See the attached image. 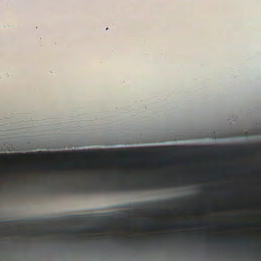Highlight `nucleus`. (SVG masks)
Returning a JSON list of instances; mask_svg holds the SVG:
<instances>
[{
	"instance_id": "c756f323",
	"label": "nucleus",
	"mask_w": 261,
	"mask_h": 261,
	"mask_svg": "<svg viewBox=\"0 0 261 261\" xmlns=\"http://www.w3.org/2000/svg\"><path fill=\"white\" fill-rule=\"evenodd\" d=\"M127 228H130L129 226L127 227Z\"/></svg>"
},
{
	"instance_id": "cd10ccee",
	"label": "nucleus",
	"mask_w": 261,
	"mask_h": 261,
	"mask_svg": "<svg viewBox=\"0 0 261 261\" xmlns=\"http://www.w3.org/2000/svg\"><path fill=\"white\" fill-rule=\"evenodd\" d=\"M9 227V226L8 225L7 227V229H8Z\"/></svg>"
},
{
	"instance_id": "4be33fe9",
	"label": "nucleus",
	"mask_w": 261,
	"mask_h": 261,
	"mask_svg": "<svg viewBox=\"0 0 261 261\" xmlns=\"http://www.w3.org/2000/svg\"><path fill=\"white\" fill-rule=\"evenodd\" d=\"M113 239L115 242H119L121 240L119 238H118L117 237H113Z\"/></svg>"
},
{
	"instance_id": "a878e982",
	"label": "nucleus",
	"mask_w": 261,
	"mask_h": 261,
	"mask_svg": "<svg viewBox=\"0 0 261 261\" xmlns=\"http://www.w3.org/2000/svg\"><path fill=\"white\" fill-rule=\"evenodd\" d=\"M38 182L37 181H36V180H35V181H34L33 182V184H35V185H36V184H38Z\"/></svg>"
},
{
	"instance_id": "1a4fd4ad",
	"label": "nucleus",
	"mask_w": 261,
	"mask_h": 261,
	"mask_svg": "<svg viewBox=\"0 0 261 261\" xmlns=\"http://www.w3.org/2000/svg\"><path fill=\"white\" fill-rule=\"evenodd\" d=\"M121 154L125 156H131L132 155H140V156H146L148 155L149 153L147 152H140V153H133L132 151H122L121 152Z\"/></svg>"
},
{
	"instance_id": "393cba45",
	"label": "nucleus",
	"mask_w": 261,
	"mask_h": 261,
	"mask_svg": "<svg viewBox=\"0 0 261 261\" xmlns=\"http://www.w3.org/2000/svg\"><path fill=\"white\" fill-rule=\"evenodd\" d=\"M126 212L128 214H129H129H130V213H131V211H129V210L126 211Z\"/></svg>"
},
{
	"instance_id": "f8f14e48",
	"label": "nucleus",
	"mask_w": 261,
	"mask_h": 261,
	"mask_svg": "<svg viewBox=\"0 0 261 261\" xmlns=\"http://www.w3.org/2000/svg\"><path fill=\"white\" fill-rule=\"evenodd\" d=\"M60 178L64 181H65L66 183L69 184L71 182H74V180L72 178H68V177H61Z\"/></svg>"
},
{
	"instance_id": "2eb2a0df",
	"label": "nucleus",
	"mask_w": 261,
	"mask_h": 261,
	"mask_svg": "<svg viewBox=\"0 0 261 261\" xmlns=\"http://www.w3.org/2000/svg\"><path fill=\"white\" fill-rule=\"evenodd\" d=\"M143 241V239L142 238H140V237H135V241L136 243L140 244L141 242H142Z\"/></svg>"
},
{
	"instance_id": "9d476101",
	"label": "nucleus",
	"mask_w": 261,
	"mask_h": 261,
	"mask_svg": "<svg viewBox=\"0 0 261 261\" xmlns=\"http://www.w3.org/2000/svg\"><path fill=\"white\" fill-rule=\"evenodd\" d=\"M168 211H164L158 208H153L149 210L147 212L152 214L162 215L166 213Z\"/></svg>"
},
{
	"instance_id": "6e6552de",
	"label": "nucleus",
	"mask_w": 261,
	"mask_h": 261,
	"mask_svg": "<svg viewBox=\"0 0 261 261\" xmlns=\"http://www.w3.org/2000/svg\"><path fill=\"white\" fill-rule=\"evenodd\" d=\"M134 222L141 224L142 226L148 229H156L159 228V224L151 222L148 220H139Z\"/></svg>"
},
{
	"instance_id": "f257e3e1",
	"label": "nucleus",
	"mask_w": 261,
	"mask_h": 261,
	"mask_svg": "<svg viewBox=\"0 0 261 261\" xmlns=\"http://www.w3.org/2000/svg\"><path fill=\"white\" fill-rule=\"evenodd\" d=\"M178 182L185 184L187 182V179H181L179 181L172 182L166 178H158L150 181L149 182H145L139 180L130 184H121L113 186L112 190L119 191H136L140 190H148L154 188L170 187L173 186H177Z\"/></svg>"
},
{
	"instance_id": "f3484780",
	"label": "nucleus",
	"mask_w": 261,
	"mask_h": 261,
	"mask_svg": "<svg viewBox=\"0 0 261 261\" xmlns=\"http://www.w3.org/2000/svg\"><path fill=\"white\" fill-rule=\"evenodd\" d=\"M16 168L17 169L21 170L22 171L25 170L27 169V167L24 166H18L16 167Z\"/></svg>"
},
{
	"instance_id": "7ed1b4c3",
	"label": "nucleus",
	"mask_w": 261,
	"mask_h": 261,
	"mask_svg": "<svg viewBox=\"0 0 261 261\" xmlns=\"http://www.w3.org/2000/svg\"><path fill=\"white\" fill-rule=\"evenodd\" d=\"M88 154V151L86 150L83 151H68L66 152H45V151H38L36 152L28 153L26 154L22 153H15L6 154L7 156L12 158L14 160L21 161L22 160V158L24 156L27 155L29 157L35 158H54L55 155L66 154L69 156L76 155V156H86Z\"/></svg>"
},
{
	"instance_id": "bb28decb",
	"label": "nucleus",
	"mask_w": 261,
	"mask_h": 261,
	"mask_svg": "<svg viewBox=\"0 0 261 261\" xmlns=\"http://www.w3.org/2000/svg\"><path fill=\"white\" fill-rule=\"evenodd\" d=\"M122 163H123V164H128V162H122Z\"/></svg>"
},
{
	"instance_id": "9b49d317",
	"label": "nucleus",
	"mask_w": 261,
	"mask_h": 261,
	"mask_svg": "<svg viewBox=\"0 0 261 261\" xmlns=\"http://www.w3.org/2000/svg\"><path fill=\"white\" fill-rule=\"evenodd\" d=\"M33 233H32V235L33 236H36V235H39V234H45L47 232V231L45 229H41V230H38L37 231H32Z\"/></svg>"
},
{
	"instance_id": "6ab92c4d",
	"label": "nucleus",
	"mask_w": 261,
	"mask_h": 261,
	"mask_svg": "<svg viewBox=\"0 0 261 261\" xmlns=\"http://www.w3.org/2000/svg\"><path fill=\"white\" fill-rule=\"evenodd\" d=\"M184 226H188V227H191V226H193L194 225H195V223H187V224H185L183 225Z\"/></svg>"
},
{
	"instance_id": "aec40b11",
	"label": "nucleus",
	"mask_w": 261,
	"mask_h": 261,
	"mask_svg": "<svg viewBox=\"0 0 261 261\" xmlns=\"http://www.w3.org/2000/svg\"><path fill=\"white\" fill-rule=\"evenodd\" d=\"M159 239L165 240H167V239H169L170 238L167 236H160V237H159Z\"/></svg>"
},
{
	"instance_id": "2f4dec72",
	"label": "nucleus",
	"mask_w": 261,
	"mask_h": 261,
	"mask_svg": "<svg viewBox=\"0 0 261 261\" xmlns=\"http://www.w3.org/2000/svg\"><path fill=\"white\" fill-rule=\"evenodd\" d=\"M1 155L0 154V156H1Z\"/></svg>"
},
{
	"instance_id": "7c9ffc66",
	"label": "nucleus",
	"mask_w": 261,
	"mask_h": 261,
	"mask_svg": "<svg viewBox=\"0 0 261 261\" xmlns=\"http://www.w3.org/2000/svg\"><path fill=\"white\" fill-rule=\"evenodd\" d=\"M260 150H261V148H260Z\"/></svg>"
},
{
	"instance_id": "423d86ee",
	"label": "nucleus",
	"mask_w": 261,
	"mask_h": 261,
	"mask_svg": "<svg viewBox=\"0 0 261 261\" xmlns=\"http://www.w3.org/2000/svg\"><path fill=\"white\" fill-rule=\"evenodd\" d=\"M89 228H76L73 229H58V232L68 236H75L77 234L88 232L90 230Z\"/></svg>"
},
{
	"instance_id": "b1692460",
	"label": "nucleus",
	"mask_w": 261,
	"mask_h": 261,
	"mask_svg": "<svg viewBox=\"0 0 261 261\" xmlns=\"http://www.w3.org/2000/svg\"><path fill=\"white\" fill-rule=\"evenodd\" d=\"M241 242H242V243H249V241H248V240H244V241H242Z\"/></svg>"
},
{
	"instance_id": "ddd939ff",
	"label": "nucleus",
	"mask_w": 261,
	"mask_h": 261,
	"mask_svg": "<svg viewBox=\"0 0 261 261\" xmlns=\"http://www.w3.org/2000/svg\"><path fill=\"white\" fill-rule=\"evenodd\" d=\"M7 180L8 181H10V182H17L18 181H19V179L18 178H16V177H8L7 178Z\"/></svg>"
},
{
	"instance_id": "dca6fc26",
	"label": "nucleus",
	"mask_w": 261,
	"mask_h": 261,
	"mask_svg": "<svg viewBox=\"0 0 261 261\" xmlns=\"http://www.w3.org/2000/svg\"><path fill=\"white\" fill-rule=\"evenodd\" d=\"M180 225L179 224H169L168 225V227L170 228H176L178 226H179Z\"/></svg>"
},
{
	"instance_id": "39448f33",
	"label": "nucleus",
	"mask_w": 261,
	"mask_h": 261,
	"mask_svg": "<svg viewBox=\"0 0 261 261\" xmlns=\"http://www.w3.org/2000/svg\"><path fill=\"white\" fill-rule=\"evenodd\" d=\"M97 178L95 177H89L85 176H80L79 178V181L83 182L84 184L82 186L85 191L91 192L96 190L98 186L95 183Z\"/></svg>"
},
{
	"instance_id": "0eeeda50",
	"label": "nucleus",
	"mask_w": 261,
	"mask_h": 261,
	"mask_svg": "<svg viewBox=\"0 0 261 261\" xmlns=\"http://www.w3.org/2000/svg\"><path fill=\"white\" fill-rule=\"evenodd\" d=\"M42 167L46 169H49L58 171V172L61 175H62L63 171L65 170L64 166L61 164H56L50 165H43L42 166Z\"/></svg>"
},
{
	"instance_id": "5701e85b",
	"label": "nucleus",
	"mask_w": 261,
	"mask_h": 261,
	"mask_svg": "<svg viewBox=\"0 0 261 261\" xmlns=\"http://www.w3.org/2000/svg\"><path fill=\"white\" fill-rule=\"evenodd\" d=\"M13 222H14L13 221H7L4 222L3 223H12Z\"/></svg>"
},
{
	"instance_id": "c85d7f7f",
	"label": "nucleus",
	"mask_w": 261,
	"mask_h": 261,
	"mask_svg": "<svg viewBox=\"0 0 261 261\" xmlns=\"http://www.w3.org/2000/svg\"><path fill=\"white\" fill-rule=\"evenodd\" d=\"M236 225H240V223H237L236 224Z\"/></svg>"
},
{
	"instance_id": "20e7f679",
	"label": "nucleus",
	"mask_w": 261,
	"mask_h": 261,
	"mask_svg": "<svg viewBox=\"0 0 261 261\" xmlns=\"http://www.w3.org/2000/svg\"><path fill=\"white\" fill-rule=\"evenodd\" d=\"M91 173L99 175V179L100 181H108L113 178H117L121 179H129L131 177V173L129 170H124L117 173L113 174L107 170L96 169L91 171Z\"/></svg>"
},
{
	"instance_id": "a211bd4d",
	"label": "nucleus",
	"mask_w": 261,
	"mask_h": 261,
	"mask_svg": "<svg viewBox=\"0 0 261 261\" xmlns=\"http://www.w3.org/2000/svg\"><path fill=\"white\" fill-rule=\"evenodd\" d=\"M72 167L74 168H79L81 167V165L79 163H75L72 165Z\"/></svg>"
},
{
	"instance_id": "f03ea898",
	"label": "nucleus",
	"mask_w": 261,
	"mask_h": 261,
	"mask_svg": "<svg viewBox=\"0 0 261 261\" xmlns=\"http://www.w3.org/2000/svg\"><path fill=\"white\" fill-rule=\"evenodd\" d=\"M193 151L221 155L224 154H245L249 150L238 146H227L218 147L215 146H197L191 148Z\"/></svg>"
},
{
	"instance_id": "4468645a",
	"label": "nucleus",
	"mask_w": 261,
	"mask_h": 261,
	"mask_svg": "<svg viewBox=\"0 0 261 261\" xmlns=\"http://www.w3.org/2000/svg\"><path fill=\"white\" fill-rule=\"evenodd\" d=\"M162 203L165 204L167 205H171L173 204L174 203V201L173 200H163L161 201Z\"/></svg>"
},
{
	"instance_id": "412c9836",
	"label": "nucleus",
	"mask_w": 261,
	"mask_h": 261,
	"mask_svg": "<svg viewBox=\"0 0 261 261\" xmlns=\"http://www.w3.org/2000/svg\"><path fill=\"white\" fill-rule=\"evenodd\" d=\"M81 187V186H80V185L78 183H77V182L74 183L75 189L77 190V189H80Z\"/></svg>"
}]
</instances>
